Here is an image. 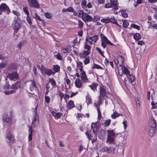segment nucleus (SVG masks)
<instances>
[{
	"instance_id": "c756f323",
	"label": "nucleus",
	"mask_w": 157,
	"mask_h": 157,
	"mask_svg": "<svg viewBox=\"0 0 157 157\" xmlns=\"http://www.w3.org/2000/svg\"><path fill=\"white\" fill-rule=\"evenodd\" d=\"M89 39L94 41V42H96L98 39L99 37L97 35H94L89 37Z\"/></svg>"
},
{
	"instance_id": "37998d69",
	"label": "nucleus",
	"mask_w": 157,
	"mask_h": 157,
	"mask_svg": "<svg viewBox=\"0 0 157 157\" xmlns=\"http://www.w3.org/2000/svg\"><path fill=\"white\" fill-rule=\"evenodd\" d=\"M109 17H107L106 18H103L101 20V21L105 23H108L109 22Z\"/></svg>"
},
{
	"instance_id": "4468645a",
	"label": "nucleus",
	"mask_w": 157,
	"mask_h": 157,
	"mask_svg": "<svg viewBox=\"0 0 157 157\" xmlns=\"http://www.w3.org/2000/svg\"><path fill=\"white\" fill-rule=\"evenodd\" d=\"M91 128L93 132L95 134L98 130V127L96 123H92L91 125Z\"/></svg>"
},
{
	"instance_id": "f3484780",
	"label": "nucleus",
	"mask_w": 157,
	"mask_h": 157,
	"mask_svg": "<svg viewBox=\"0 0 157 157\" xmlns=\"http://www.w3.org/2000/svg\"><path fill=\"white\" fill-rule=\"evenodd\" d=\"M36 87L35 81L34 80L32 81L30 85V90L32 91H33L36 89Z\"/></svg>"
},
{
	"instance_id": "774afa93",
	"label": "nucleus",
	"mask_w": 157,
	"mask_h": 157,
	"mask_svg": "<svg viewBox=\"0 0 157 157\" xmlns=\"http://www.w3.org/2000/svg\"><path fill=\"white\" fill-rule=\"evenodd\" d=\"M113 5L111 3H108L105 5V8H109L112 7Z\"/></svg>"
},
{
	"instance_id": "5701e85b",
	"label": "nucleus",
	"mask_w": 157,
	"mask_h": 157,
	"mask_svg": "<svg viewBox=\"0 0 157 157\" xmlns=\"http://www.w3.org/2000/svg\"><path fill=\"white\" fill-rule=\"evenodd\" d=\"M86 102L87 103L88 105V104H90L92 103V99L91 98L90 96L89 95L88 93L86 96Z\"/></svg>"
},
{
	"instance_id": "7c9ffc66",
	"label": "nucleus",
	"mask_w": 157,
	"mask_h": 157,
	"mask_svg": "<svg viewBox=\"0 0 157 157\" xmlns=\"http://www.w3.org/2000/svg\"><path fill=\"white\" fill-rule=\"evenodd\" d=\"M133 38L136 40H138L141 38L140 34L138 33H136L133 35Z\"/></svg>"
},
{
	"instance_id": "6ab92c4d",
	"label": "nucleus",
	"mask_w": 157,
	"mask_h": 157,
	"mask_svg": "<svg viewBox=\"0 0 157 157\" xmlns=\"http://www.w3.org/2000/svg\"><path fill=\"white\" fill-rule=\"evenodd\" d=\"M33 131L32 129V126H30L28 130L29 136H28V140L30 141L32 139L33 132Z\"/></svg>"
},
{
	"instance_id": "9d476101",
	"label": "nucleus",
	"mask_w": 157,
	"mask_h": 157,
	"mask_svg": "<svg viewBox=\"0 0 157 157\" xmlns=\"http://www.w3.org/2000/svg\"><path fill=\"white\" fill-rule=\"evenodd\" d=\"M152 122H153V124L152 125L153 127H151L150 128L149 132L150 136L151 137L155 135V127L156 126V122L154 120H153Z\"/></svg>"
},
{
	"instance_id": "f8f14e48",
	"label": "nucleus",
	"mask_w": 157,
	"mask_h": 157,
	"mask_svg": "<svg viewBox=\"0 0 157 157\" xmlns=\"http://www.w3.org/2000/svg\"><path fill=\"white\" fill-rule=\"evenodd\" d=\"M93 18L87 13H85V15L82 19L85 22H90L92 21Z\"/></svg>"
},
{
	"instance_id": "72a5a7b5",
	"label": "nucleus",
	"mask_w": 157,
	"mask_h": 157,
	"mask_svg": "<svg viewBox=\"0 0 157 157\" xmlns=\"http://www.w3.org/2000/svg\"><path fill=\"white\" fill-rule=\"evenodd\" d=\"M44 72L46 75L49 76H50L51 74H54V71H52L51 69H45L44 71Z\"/></svg>"
},
{
	"instance_id": "9b49d317",
	"label": "nucleus",
	"mask_w": 157,
	"mask_h": 157,
	"mask_svg": "<svg viewBox=\"0 0 157 157\" xmlns=\"http://www.w3.org/2000/svg\"><path fill=\"white\" fill-rule=\"evenodd\" d=\"M103 152H106L108 153L113 154L115 151V149L113 147H105L102 149Z\"/></svg>"
},
{
	"instance_id": "c03bdc74",
	"label": "nucleus",
	"mask_w": 157,
	"mask_h": 157,
	"mask_svg": "<svg viewBox=\"0 0 157 157\" xmlns=\"http://www.w3.org/2000/svg\"><path fill=\"white\" fill-rule=\"evenodd\" d=\"M92 67L97 69H103V68L101 67L95 63L94 64Z\"/></svg>"
},
{
	"instance_id": "5fc2aeb1",
	"label": "nucleus",
	"mask_w": 157,
	"mask_h": 157,
	"mask_svg": "<svg viewBox=\"0 0 157 157\" xmlns=\"http://www.w3.org/2000/svg\"><path fill=\"white\" fill-rule=\"evenodd\" d=\"M122 124H123L124 129L125 130L128 126L127 121L126 120H124Z\"/></svg>"
},
{
	"instance_id": "423d86ee",
	"label": "nucleus",
	"mask_w": 157,
	"mask_h": 157,
	"mask_svg": "<svg viewBox=\"0 0 157 157\" xmlns=\"http://www.w3.org/2000/svg\"><path fill=\"white\" fill-rule=\"evenodd\" d=\"M29 6L31 8L38 9L40 7V4L37 0H28Z\"/></svg>"
},
{
	"instance_id": "dca6fc26",
	"label": "nucleus",
	"mask_w": 157,
	"mask_h": 157,
	"mask_svg": "<svg viewBox=\"0 0 157 157\" xmlns=\"http://www.w3.org/2000/svg\"><path fill=\"white\" fill-rule=\"evenodd\" d=\"M51 113L52 115L56 119L60 118L61 115H62V113H56L54 111H51Z\"/></svg>"
},
{
	"instance_id": "20e7f679",
	"label": "nucleus",
	"mask_w": 157,
	"mask_h": 157,
	"mask_svg": "<svg viewBox=\"0 0 157 157\" xmlns=\"http://www.w3.org/2000/svg\"><path fill=\"white\" fill-rule=\"evenodd\" d=\"M18 17H15L13 22V29L16 33H17L21 28V24L18 22Z\"/></svg>"
},
{
	"instance_id": "6e6d98bb",
	"label": "nucleus",
	"mask_w": 157,
	"mask_h": 157,
	"mask_svg": "<svg viewBox=\"0 0 157 157\" xmlns=\"http://www.w3.org/2000/svg\"><path fill=\"white\" fill-rule=\"evenodd\" d=\"M12 12L14 15H16L17 16V17H18L20 15L19 12L17 11L13 10L12 11Z\"/></svg>"
},
{
	"instance_id": "a878e982",
	"label": "nucleus",
	"mask_w": 157,
	"mask_h": 157,
	"mask_svg": "<svg viewBox=\"0 0 157 157\" xmlns=\"http://www.w3.org/2000/svg\"><path fill=\"white\" fill-rule=\"evenodd\" d=\"M127 76L128 78L129 81L131 83L135 81V78L133 75H127Z\"/></svg>"
},
{
	"instance_id": "603ef678",
	"label": "nucleus",
	"mask_w": 157,
	"mask_h": 157,
	"mask_svg": "<svg viewBox=\"0 0 157 157\" xmlns=\"http://www.w3.org/2000/svg\"><path fill=\"white\" fill-rule=\"evenodd\" d=\"M110 2L112 5L114 6H116L118 4L117 0H111Z\"/></svg>"
},
{
	"instance_id": "c85d7f7f",
	"label": "nucleus",
	"mask_w": 157,
	"mask_h": 157,
	"mask_svg": "<svg viewBox=\"0 0 157 157\" xmlns=\"http://www.w3.org/2000/svg\"><path fill=\"white\" fill-rule=\"evenodd\" d=\"M77 13L78 17L82 18V19L85 14L84 11L83 10H78Z\"/></svg>"
},
{
	"instance_id": "39448f33",
	"label": "nucleus",
	"mask_w": 157,
	"mask_h": 157,
	"mask_svg": "<svg viewBox=\"0 0 157 157\" xmlns=\"http://www.w3.org/2000/svg\"><path fill=\"white\" fill-rule=\"evenodd\" d=\"M7 77L11 80L14 81H15L19 78L18 74L15 71L9 73Z\"/></svg>"
},
{
	"instance_id": "79ce46f5",
	"label": "nucleus",
	"mask_w": 157,
	"mask_h": 157,
	"mask_svg": "<svg viewBox=\"0 0 157 157\" xmlns=\"http://www.w3.org/2000/svg\"><path fill=\"white\" fill-rule=\"evenodd\" d=\"M96 50L99 52V53L103 57L105 58V56L103 55V52L102 51L101 49L98 47H96Z\"/></svg>"
},
{
	"instance_id": "412c9836",
	"label": "nucleus",
	"mask_w": 157,
	"mask_h": 157,
	"mask_svg": "<svg viewBox=\"0 0 157 157\" xmlns=\"http://www.w3.org/2000/svg\"><path fill=\"white\" fill-rule=\"evenodd\" d=\"M75 106L74 102L71 100L69 101L67 105V107L68 109H71Z\"/></svg>"
},
{
	"instance_id": "4c0bfd02",
	"label": "nucleus",
	"mask_w": 157,
	"mask_h": 157,
	"mask_svg": "<svg viewBox=\"0 0 157 157\" xmlns=\"http://www.w3.org/2000/svg\"><path fill=\"white\" fill-rule=\"evenodd\" d=\"M121 13V15L122 17H124L126 18L128 17V14L126 12L125 10H120Z\"/></svg>"
},
{
	"instance_id": "8fccbe9b",
	"label": "nucleus",
	"mask_w": 157,
	"mask_h": 157,
	"mask_svg": "<svg viewBox=\"0 0 157 157\" xmlns=\"http://www.w3.org/2000/svg\"><path fill=\"white\" fill-rule=\"evenodd\" d=\"M23 10L24 12L27 16L29 15V13L28 11V8L27 7H25L23 8Z\"/></svg>"
},
{
	"instance_id": "f03ea898",
	"label": "nucleus",
	"mask_w": 157,
	"mask_h": 157,
	"mask_svg": "<svg viewBox=\"0 0 157 157\" xmlns=\"http://www.w3.org/2000/svg\"><path fill=\"white\" fill-rule=\"evenodd\" d=\"M21 86V84L20 82L17 81L15 83L12 84L10 86V88L11 89H13L12 90L9 91H5L4 93L6 95H9L13 93H15L16 91Z\"/></svg>"
},
{
	"instance_id": "ea45409f",
	"label": "nucleus",
	"mask_w": 157,
	"mask_h": 157,
	"mask_svg": "<svg viewBox=\"0 0 157 157\" xmlns=\"http://www.w3.org/2000/svg\"><path fill=\"white\" fill-rule=\"evenodd\" d=\"M102 41L106 43V44H107L109 45H113V43H112L109 40H108L107 37L104 39V40H102Z\"/></svg>"
},
{
	"instance_id": "393cba45",
	"label": "nucleus",
	"mask_w": 157,
	"mask_h": 157,
	"mask_svg": "<svg viewBox=\"0 0 157 157\" xmlns=\"http://www.w3.org/2000/svg\"><path fill=\"white\" fill-rule=\"evenodd\" d=\"M121 68L122 69L121 71L124 73L126 76L129 74L130 71L127 67H121Z\"/></svg>"
},
{
	"instance_id": "680f3d73",
	"label": "nucleus",
	"mask_w": 157,
	"mask_h": 157,
	"mask_svg": "<svg viewBox=\"0 0 157 157\" xmlns=\"http://www.w3.org/2000/svg\"><path fill=\"white\" fill-rule=\"evenodd\" d=\"M59 96L60 97V100L61 101L62 100L63 98H64V94L62 92H60L59 93Z\"/></svg>"
},
{
	"instance_id": "a18cd8bd",
	"label": "nucleus",
	"mask_w": 157,
	"mask_h": 157,
	"mask_svg": "<svg viewBox=\"0 0 157 157\" xmlns=\"http://www.w3.org/2000/svg\"><path fill=\"white\" fill-rule=\"evenodd\" d=\"M129 25L128 23L125 20L123 21V26L124 28H127Z\"/></svg>"
},
{
	"instance_id": "864d4df0",
	"label": "nucleus",
	"mask_w": 157,
	"mask_h": 157,
	"mask_svg": "<svg viewBox=\"0 0 157 157\" xmlns=\"http://www.w3.org/2000/svg\"><path fill=\"white\" fill-rule=\"evenodd\" d=\"M46 17L48 19H51L52 17V15L48 13H46L45 14Z\"/></svg>"
},
{
	"instance_id": "052dcab7",
	"label": "nucleus",
	"mask_w": 157,
	"mask_h": 157,
	"mask_svg": "<svg viewBox=\"0 0 157 157\" xmlns=\"http://www.w3.org/2000/svg\"><path fill=\"white\" fill-rule=\"evenodd\" d=\"M6 65V63L2 62L0 63V68H2L5 67Z\"/></svg>"
},
{
	"instance_id": "4d7b16f0",
	"label": "nucleus",
	"mask_w": 157,
	"mask_h": 157,
	"mask_svg": "<svg viewBox=\"0 0 157 157\" xmlns=\"http://www.w3.org/2000/svg\"><path fill=\"white\" fill-rule=\"evenodd\" d=\"M26 21L30 25L32 24V22L31 21V19L29 17V15H28L26 17Z\"/></svg>"
},
{
	"instance_id": "aec40b11",
	"label": "nucleus",
	"mask_w": 157,
	"mask_h": 157,
	"mask_svg": "<svg viewBox=\"0 0 157 157\" xmlns=\"http://www.w3.org/2000/svg\"><path fill=\"white\" fill-rule=\"evenodd\" d=\"M100 95L102 97H104L106 94V90L103 86L100 87Z\"/></svg>"
},
{
	"instance_id": "4be33fe9",
	"label": "nucleus",
	"mask_w": 157,
	"mask_h": 157,
	"mask_svg": "<svg viewBox=\"0 0 157 157\" xmlns=\"http://www.w3.org/2000/svg\"><path fill=\"white\" fill-rule=\"evenodd\" d=\"M105 135V131L104 130L101 131L98 135L99 138L102 140H103L104 138V136Z\"/></svg>"
},
{
	"instance_id": "3c124183",
	"label": "nucleus",
	"mask_w": 157,
	"mask_h": 157,
	"mask_svg": "<svg viewBox=\"0 0 157 157\" xmlns=\"http://www.w3.org/2000/svg\"><path fill=\"white\" fill-rule=\"evenodd\" d=\"M83 22L80 20H78V27L80 29L83 27Z\"/></svg>"
},
{
	"instance_id": "49530a36",
	"label": "nucleus",
	"mask_w": 157,
	"mask_h": 157,
	"mask_svg": "<svg viewBox=\"0 0 157 157\" xmlns=\"http://www.w3.org/2000/svg\"><path fill=\"white\" fill-rule=\"evenodd\" d=\"M86 1L85 0H83L82 3H81V6L82 7L85 9V8H86ZM86 11H87L86 9H84Z\"/></svg>"
},
{
	"instance_id": "0e129e2a",
	"label": "nucleus",
	"mask_w": 157,
	"mask_h": 157,
	"mask_svg": "<svg viewBox=\"0 0 157 157\" xmlns=\"http://www.w3.org/2000/svg\"><path fill=\"white\" fill-rule=\"evenodd\" d=\"M45 101L48 103H49L50 101V98L49 96H45Z\"/></svg>"
},
{
	"instance_id": "e2e57ef3",
	"label": "nucleus",
	"mask_w": 157,
	"mask_h": 157,
	"mask_svg": "<svg viewBox=\"0 0 157 157\" xmlns=\"http://www.w3.org/2000/svg\"><path fill=\"white\" fill-rule=\"evenodd\" d=\"M151 105L153 109H155L157 108V103H154L153 102H151Z\"/></svg>"
},
{
	"instance_id": "f257e3e1",
	"label": "nucleus",
	"mask_w": 157,
	"mask_h": 157,
	"mask_svg": "<svg viewBox=\"0 0 157 157\" xmlns=\"http://www.w3.org/2000/svg\"><path fill=\"white\" fill-rule=\"evenodd\" d=\"M12 116L10 113L4 114L2 117L3 125L10 126L12 123Z\"/></svg>"
},
{
	"instance_id": "58836bf2",
	"label": "nucleus",
	"mask_w": 157,
	"mask_h": 157,
	"mask_svg": "<svg viewBox=\"0 0 157 157\" xmlns=\"http://www.w3.org/2000/svg\"><path fill=\"white\" fill-rule=\"evenodd\" d=\"M38 118L37 117L35 116L34 118V119L32 122V124L33 126H35L36 124H37L38 123V121H37Z\"/></svg>"
},
{
	"instance_id": "0eeeda50",
	"label": "nucleus",
	"mask_w": 157,
	"mask_h": 157,
	"mask_svg": "<svg viewBox=\"0 0 157 157\" xmlns=\"http://www.w3.org/2000/svg\"><path fill=\"white\" fill-rule=\"evenodd\" d=\"M0 10L5 12L8 14H9L11 12L9 7L4 3H2L0 6Z\"/></svg>"
},
{
	"instance_id": "ddd939ff",
	"label": "nucleus",
	"mask_w": 157,
	"mask_h": 157,
	"mask_svg": "<svg viewBox=\"0 0 157 157\" xmlns=\"http://www.w3.org/2000/svg\"><path fill=\"white\" fill-rule=\"evenodd\" d=\"M81 78L82 82H86L88 80V78L86 75V73L84 71H80Z\"/></svg>"
},
{
	"instance_id": "338daca9",
	"label": "nucleus",
	"mask_w": 157,
	"mask_h": 157,
	"mask_svg": "<svg viewBox=\"0 0 157 157\" xmlns=\"http://www.w3.org/2000/svg\"><path fill=\"white\" fill-rule=\"evenodd\" d=\"M90 53V51L87 50L85 51L84 52L83 54L86 56H87L89 55Z\"/></svg>"
},
{
	"instance_id": "e433bc0d",
	"label": "nucleus",
	"mask_w": 157,
	"mask_h": 157,
	"mask_svg": "<svg viewBox=\"0 0 157 157\" xmlns=\"http://www.w3.org/2000/svg\"><path fill=\"white\" fill-rule=\"evenodd\" d=\"M120 116V114L119 113H118L116 112H115L113 114H112L111 117L113 119H115L117 117H118Z\"/></svg>"
},
{
	"instance_id": "bb28decb",
	"label": "nucleus",
	"mask_w": 157,
	"mask_h": 157,
	"mask_svg": "<svg viewBox=\"0 0 157 157\" xmlns=\"http://www.w3.org/2000/svg\"><path fill=\"white\" fill-rule=\"evenodd\" d=\"M83 64L82 62L78 61L77 63V67L79 68V70L80 71H84L83 69Z\"/></svg>"
},
{
	"instance_id": "69168bd1",
	"label": "nucleus",
	"mask_w": 157,
	"mask_h": 157,
	"mask_svg": "<svg viewBox=\"0 0 157 157\" xmlns=\"http://www.w3.org/2000/svg\"><path fill=\"white\" fill-rule=\"evenodd\" d=\"M84 48L87 50L90 51L91 49V47L89 45L85 44L84 46Z\"/></svg>"
},
{
	"instance_id": "bf43d9fd",
	"label": "nucleus",
	"mask_w": 157,
	"mask_h": 157,
	"mask_svg": "<svg viewBox=\"0 0 157 157\" xmlns=\"http://www.w3.org/2000/svg\"><path fill=\"white\" fill-rule=\"evenodd\" d=\"M90 60L89 58L88 57H87L85 59L84 61V63L85 65H86L89 63H90Z\"/></svg>"
},
{
	"instance_id": "a19ab883",
	"label": "nucleus",
	"mask_w": 157,
	"mask_h": 157,
	"mask_svg": "<svg viewBox=\"0 0 157 157\" xmlns=\"http://www.w3.org/2000/svg\"><path fill=\"white\" fill-rule=\"evenodd\" d=\"M54 57L58 60H62L63 59V56L59 53L57 55H55Z\"/></svg>"
},
{
	"instance_id": "f704fd0d",
	"label": "nucleus",
	"mask_w": 157,
	"mask_h": 157,
	"mask_svg": "<svg viewBox=\"0 0 157 157\" xmlns=\"http://www.w3.org/2000/svg\"><path fill=\"white\" fill-rule=\"evenodd\" d=\"M26 41L25 40L22 41L17 46V47L21 50V48L24 46L26 44Z\"/></svg>"
},
{
	"instance_id": "cd10ccee",
	"label": "nucleus",
	"mask_w": 157,
	"mask_h": 157,
	"mask_svg": "<svg viewBox=\"0 0 157 157\" xmlns=\"http://www.w3.org/2000/svg\"><path fill=\"white\" fill-rule=\"evenodd\" d=\"M10 86L9 83L7 81H6L5 83L4 84V89L5 90L4 92L5 91H8L7 90H9L11 89L10 88Z\"/></svg>"
},
{
	"instance_id": "2eb2a0df",
	"label": "nucleus",
	"mask_w": 157,
	"mask_h": 157,
	"mask_svg": "<svg viewBox=\"0 0 157 157\" xmlns=\"http://www.w3.org/2000/svg\"><path fill=\"white\" fill-rule=\"evenodd\" d=\"M75 83L76 87L78 88H81L82 87V83L79 78H77L76 79Z\"/></svg>"
},
{
	"instance_id": "b1692460",
	"label": "nucleus",
	"mask_w": 157,
	"mask_h": 157,
	"mask_svg": "<svg viewBox=\"0 0 157 157\" xmlns=\"http://www.w3.org/2000/svg\"><path fill=\"white\" fill-rule=\"evenodd\" d=\"M109 22L113 24L116 25L117 26H119L120 25L117 22V21L114 17H113L111 18H109Z\"/></svg>"
},
{
	"instance_id": "7ed1b4c3",
	"label": "nucleus",
	"mask_w": 157,
	"mask_h": 157,
	"mask_svg": "<svg viewBox=\"0 0 157 157\" xmlns=\"http://www.w3.org/2000/svg\"><path fill=\"white\" fill-rule=\"evenodd\" d=\"M108 138L107 140V143L111 144L113 142L115 138V134L113 130H107Z\"/></svg>"
},
{
	"instance_id": "a211bd4d",
	"label": "nucleus",
	"mask_w": 157,
	"mask_h": 157,
	"mask_svg": "<svg viewBox=\"0 0 157 157\" xmlns=\"http://www.w3.org/2000/svg\"><path fill=\"white\" fill-rule=\"evenodd\" d=\"M85 134L87 136V137L88 139L89 140H91L93 143L96 141L97 139V136L96 135H95L94 138L93 139H92L90 136L89 131H87L85 132Z\"/></svg>"
},
{
	"instance_id": "09e8293b",
	"label": "nucleus",
	"mask_w": 157,
	"mask_h": 157,
	"mask_svg": "<svg viewBox=\"0 0 157 157\" xmlns=\"http://www.w3.org/2000/svg\"><path fill=\"white\" fill-rule=\"evenodd\" d=\"M49 81L51 82V84L53 86H55L56 84V82L55 80L52 78H50L49 79Z\"/></svg>"
},
{
	"instance_id": "de8ad7c7",
	"label": "nucleus",
	"mask_w": 157,
	"mask_h": 157,
	"mask_svg": "<svg viewBox=\"0 0 157 157\" xmlns=\"http://www.w3.org/2000/svg\"><path fill=\"white\" fill-rule=\"evenodd\" d=\"M131 26L132 28L138 30H140V27L139 26H138L134 24H131Z\"/></svg>"
},
{
	"instance_id": "2f4dec72",
	"label": "nucleus",
	"mask_w": 157,
	"mask_h": 157,
	"mask_svg": "<svg viewBox=\"0 0 157 157\" xmlns=\"http://www.w3.org/2000/svg\"><path fill=\"white\" fill-rule=\"evenodd\" d=\"M53 69L55 71L54 72L55 74L56 72H58L59 71L60 67L58 65H54L53 66Z\"/></svg>"
},
{
	"instance_id": "473e14b6",
	"label": "nucleus",
	"mask_w": 157,
	"mask_h": 157,
	"mask_svg": "<svg viewBox=\"0 0 157 157\" xmlns=\"http://www.w3.org/2000/svg\"><path fill=\"white\" fill-rule=\"evenodd\" d=\"M111 122V120L110 119H108L105 120L102 124L105 127H108L110 125Z\"/></svg>"
},
{
	"instance_id": "1a4fd4ad",
	"label": "nucleus",
	"mask_w": 157,
	"mask_h": 157,
	"mask_svg": "<svg viewBox=\"0 0 157 157\" xmlns=\"http://www.w3.org/2000/svg\"><path fill=\"white\" fill-rule=\"evenodd\" d=\"M6 139V141L9 143V145L14 141V136L11 133H9L7 134Z\"/></svg>"
},
{
	"instance_id": "13d9d810",
	"label": "nucleus",
	"mask_w": 157,
	"mask_h": 157,
	"mask_svg": "<svg viewBox=\"0 0 157 157\" xmlns=\"http://www.w3.org/2000/svg\"><path fill=\"white\" fill-rule=\"evenodd\" d=\"M98 113V119L100 118L101 117V114L99 109L97 107V108Z\"/></svg>"
},
{
	"instance_id": "c9c22d12",
	"label": "nucleus",
	"mask_w": 157,
	"mask_h": 157,
	"mask_svg": "<svg viewBox=\"0 0 157 157\" xmlns=\"http://www.w3.org/2000/svg\"><path fill=\"white\" fill-rule=\"evenodd\" d=\"M90 88L94 92L97 91L96 88L97 85L94 83H92L91 85L89 86Z\"/></svg>"
},
{
	"instance_id": "6e6552de",
	"label": "nucleus",
	"mask_w": 157,
	"mask_h": 157,
	"mask_svg": "<svg viewBox=\"0 0 157 157\" xmlns=\"http://www.w3.org/2000/svg\"><path fill=\"white\" fill-rule=\"evenodd\" d=\"M124 61V59L122 56H118L115 60V63L117 65H119V66L122 67Z\"/></svg>"
}]
</instances>
